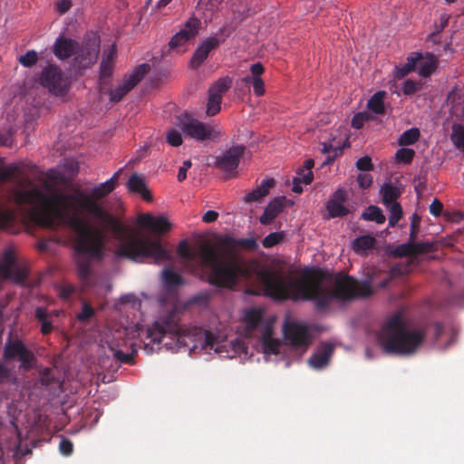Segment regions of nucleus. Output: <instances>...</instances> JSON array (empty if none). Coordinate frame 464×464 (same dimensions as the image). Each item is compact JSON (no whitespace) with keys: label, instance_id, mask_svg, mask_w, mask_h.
<instances>
[{"label":"nucleus","instance_id":"1a4fd4ad","mask_svg":"<svg viewBox=\"0 0 464 464\" xmlns=\"http://www.w3.org/2000/svg\"><path fill=\"white\" fill-rule=\"evenodd\" d=\"M41 84L49 90L55 96H63L66 94L70 82L64 76L62 70L56 65H49L45 67L40 77Z\"/></svg>","mask_w":464,"mask_h":464},{"label":"nucleus","instance_id":"8fccbe9b","mask_svg":"<svg viewBox=\"0 0 464 464\" xmlns=\"http://www.w3.org/2000/svg\"><path fill=\"white\" fill-rule=\"evenodd\" d=\"M355 165L356 168L361 171H371L374 168L372 162V159L367 155L357 160Z\"/></svg>","mask_w":464,"mask_h":464},{"label":"nucleus","instance_id":"a211bd4d","mask_svg":"<svg viewBox=\"0 0 464 464\" xmlns=\"http://www.w3.org/2000/svg\"><path fill=\"white\" fill-rule=\"evenodd\" d=\"M117 56L116 46L111 45L103 53L100 66V85L103 89L113 73L114 62Z\"/></svg>","mask_w":464,"mask_h":464},{"label":"nucleus","instance_id":"09e8293b","mask_svg":"<svg viewBox=\"0 0 464 464\" xmlns=\"http://www.w3.org/2000/svg\"><path fill=\"white\" fill-rule=\"evenodd\" d=\"M93 315L94 309L87 303H84L82 311L77 314V319L80 322H86L90 320Z\"/></svg>","mask_w":464,"mask_h":464},{"label":"nucleus","instance_id":"a19ab883","mask_svg":"<svg viewBox=\"0 0 464 464\" xmlns=\"http://www.w3.org/2000/svg\"><path fill=\"white\" fill-rule=\"evenodd\" d=\"M285 237V233L283 231L280 232H273L268 234L262 241V245L266 248L273 247L274 246L279 244L283 241Z\"/></svg>","mask_w":464,"mask_h":464},{"label":"nucleus","instance_id":"f8f14e48","mask_svg":"<svg viewBox=\"0 0 464 464\" xmlns=\"http://www.w3.org/2000/svg\"><path fill=\"white\" fill-rule=\"evenodd\" d=\"M437 59L430 55V57L423 59L420 53H412L407 59V63L401 69L403 75L408 74L411 72L418 71L419 74L422 77H429L437 68Z\"/></svg>","mask_w":464,"mask_h":464},{"label":"nucleus","instance_id":"473e14b6","mask_svg":"<svg viewBox=\"0 0 464 464\" xmlns=\"http://www.w3.org/2000/svg\"><path fill=\"white\" fill-rule=\"evenodd\" d=\"M361 218L368 221H375L377 224H383L386 220L382 209L377 206H370L362 212Z\"/></svg>","mask_w":464,"mask_h":464},{"label":"nucleus","instance_id":"2f4dec72","mask_svg":"<svg viewBox=\"0 0 464 464\" xmlns=\"http://www.w3.org/2000/svg\"><path fill=\"white\" fill-rule=\"evenodd\" d=\"M230 85L229 78H220L210 86L208 94L222 100L223 94L230 88Z\"/></svg>","mask_w":464,"mask_h":464},{"label":"nucleus","instance_id":"864d4df0","mask_svg":"<svg viewBox=\"0 0 464 464\" xmlns=\"http://www.w3.org/2000/svg\"><path fill=\"white\" fill-rule=\"evenodd\" d=\"M59 450L63 456H71L73 452V444L72 442L66 438H62L59 444Z\"/></svg>","mask_w":464,"mask_h":464},{"label":"nucleus","instance_id":"052dcab7","mask_svg":"<svg viewBox=\"0 0 464 464\" xmlns=\"http://www.w3.org/2000/svg\"><path fill=\"white\" fill-rule=\"evenodd\" d=\"M368 120V116L366 113L359 112L356 113L352 119V127L354 129H361L364 122Z\"/></svg>","mask_w":464,"mask_h":464},{"label":"nucleus","instance_id":"3c124183","mask_svg":"<svg viewBox=\"0 0 464 464\" xmlns=\"http://www.w3.org/2000/svg\"><path fill=\"white\" fill-rule=\"evenodd\" d=\"M39 381L40 383L44 387L50 386L54 382V377L50 368H44L40 372Z\"/></svg>","mask_w":464,"mask_h":464},{"label":"nucleus","instance_id":"b1692460","mask_svg":"<svg viewBox=\"0 0 464 464\" xmlns=\"http://www.w3.org/2000/svg\"><path fill=\"white\" fill-rule=\"evenodd\" d=\"M275 184L276 181L274 179H263L256 188L246 194L244 201L246 203L259 201L261 198L268 195L270 188H273Z\"/></svg>","mask_w":464,"mask_h":464},{"label":"nucleus","instance_id":"aec40b11","mask_svg":"<svg viewBox=\"0 0 464 464\" xmlns=\"http://www.w3.org/2000/svg\"><path fill=\"white\" fill-rule=\"evenodd\" d=\"M138 224L140 227L150 229L155 233H166L170 230L171 225L164 217L155 218L150 214H141L138 217Z\"/></svg>","mask_w":464,"mask_h":464},{"label":"nucleus","instance_id":"4468645a","mask_svg":"<svg viewBox=\"0 0 464 464\" xmlns=\"http://www.w3.org/2000/svg\"><path fill=\"white\" fill-rule=\"evenodd\" d=\"M245 150L246 147L244 145L230 147L222 155L215 158V166L224 172H234L237 169Z\"/></svg>","mask_w":464,"mask_h":464},{"label":"nucleus","instance_id":"13d9d810","mask_svg":"<svg viewBox=\"0 0 464 464\" xmlns=\"http://www.w3.org/2000/svg\"><path fill=\"white\" fill-rule=\"evenodd\" d=\"M295 178L303 182V184L308 185L313 181L314 174L313 171H305L303 169H299Z\"/></svg>","mask_w":464,"mask_h":464},{"label":"nucleus","instance_id":"2eb2a0df","mask_svg":"<svg viewBox=\"0 0 464 464\" xmlns=\"http://www.w3.org/2000/svg\"><path fill=\"white\" fill-rule=\"evenodd\" d=\"M200 26L201 21L198 18L190 17L183 27L171 37L169 42V49L176 50L193 39L198 34Z\"/></svg>","mask_w":464,"mask_h":464},{"label":"nucleus","instance_id":"7ed1b4c3","mask_svg":"<svg viewBox=\"0 0 464 464\" xmlns=\"http://www.w3.org/2000/svg\"><path fill=\"white\" fill-rule=\"evenodd\" d=\"M218 246L222 256L227 260H222L214 248L208 246H201L200 266L205 270L200 278L217 287L233 288L239 276L247 274V269L236 256L237 248L240 246L254 250L257 247L256 240L254 237L236 239L226 235L219 238Z\"/></svg>","mask_w":464,"mask_h":464},{"label":"nucleus","instance_id":"603ef678","mask_svg":"<svg viewBox=\"0 0 464 464\" xmlns=\"http://www.w3.org/2000/svg\"><path fill=\"white\" fill-rule=\"evenodd\" d=\"M420 218L417 214H413L411 220V231L409 239L415 241L420 230Z\"/></svg>","mask_w":464,"mask_h":464},{"label":"nucleus","instance_id":"6e6552de","mask_svg":"<svg viewBox=\"0 0 464 464\" xmlns=\"http://www.w3.org/2000/svg\"><path fill=\"white\" fill-rule=\"evenodd\" d=\"M176 125L186 136L198 141L214 140L219 135L213 127L195 119L188 113H182L178 116Z\"/></svg>","mask_w":464,"mask_h":464},{"label":"nucleus","instance_id":"c03bdc74","mask_svg":"<svg viewBox=\"0 0 464 464\" xmlns=\"http://www.w3.org/2000/svg\"><path fill=\"white\" fill-rule=\"evenodd\" d=\"M221 101V99L208 94L207 104V114L208 116H214L220 111Z\"/></svg>","mask_w":464,"mask_h":464},{"label":"nucleus","instance_id":"680f3d73","mask_svg":"<svg viewBox=\"0 0 464 464\" xmlns=\"http://www.w3.org/2000/svg\"><path fill=\"white\" fill-rule=\"evenodd\" d=\"M430 213L434 217H440L442 214L443 211V204L439 200L438 198H434L432 202L430 203Z\"/></svg>","mask_w":464,"mask_h":464},{"label":"nucleus","instance_id":"393cba45","mask_svg":"<svg viewBox=\"0 0 464 464\" xmlns=\"http://www.w3.org/2000/svg\"><path fill=\"white\" fill-rule=\"evenodd\" d=\"M16 265V258L13 249H6L0 259V277L7 279L11 276L12 268Z\"/></svg>","mask_w":464,"mask_h":464},{"label":"nucleus","instance_id":"6e6d98bb","mask_svg":"<svg viewBox=\"0 0 464 464\" xmlns=\"http://www.w3.org/2000/svg\"><path fill=\"white\" fill-rule=\"evenodd\" d=\"M26 278L24 270L16 266L12 268L11 276L8 279H12L16 284H23Z\"/></svg>","mask_w":464,"mask_h":464},{"label":"nucleus","instance_id":"bb28decb","mask_svg":"<svg viewBox=\"0 0 464 464\" xmlns=\"http://www.w3.org/2000/svg\"><path fill=\"white\" fill-rule=\"evenodd\" d=\"M162 279L168 291H173L184 283L183 277L169 268L163 271Z\"/></svg>","mask_w":464,"mask_h":464},{"label":"nucleus","instance_id":"c9c22d12","mask_svg":"<svg viewBox=\"0 0 464 464\" xmlns=\"http://www.w3.org/2000/svg\"><path fill=\"white\" fill-rule=\"evenodd\" d=\"M420 130L417 128H411L405 130L398 139V143L401 146L412 145L420 139Z\"/></svg>","mask_w":464,"mask_h":464},{"label":"nucleus","instance_id":"0eeeda50","mask_svg":"<svg viewBox=\"0 0 464 464\" xmlns=\"http://www.w3.org/2000/svg\"><path fill=\"white\" fill-rule=\"evenodd\" d=\"M236 28L237 24H224L214 36L202 41L196 48L190 59V67L193 69L200 67L208 59L210 52L217 49L221 44L225 43L226 39L230 36Z\"/></svg>","mask_w":464,"mask_h":464},{"label":"nucleus","instance_id":"5701e85b","mask_svg":"<svg viewBox=\"0 0 464 464\" xmlns=\"http://www.w3.org/2000/svg\"><path fill=\"white\" fill-rule=\"evenodd\" d=\"M120 172L121 170H118L110 179L96 186L92 190V194L88 196L97 202L98 199H101L109 195L116 188Z\"/></svg>","mask_w":464,"mask_h":464},{"label":"nucleus","instance_id":"39448f33","mask_svg":"<svg viewBox=\"0 0 464 464\" xmlns=\"http://www.w3.org/2000/svg\"><path fill=\"white\" fill-rule=\"evenodd\" d=\"M424 332L410 331L400 314L391 317L379 334V341L388 353L413 354L424 340Z\"/></svg>","mask_w":464,"mask_h":464},{"label":"nucleus","instance_id":"79ce46f5","mask_svg":"<svg viewBox=\"0 0 464 464\" xmlns=\"http://www.w3.org/2000/svg\"><path fill=\"white\" fill-rule=\"evenodd\" d=\"M177 252L178 255L184 260L193 261L196 258V254L190 250L189 246L186 240L179 242Z\"/></svg>","mask_w":464,"mask_h":464},{"label":"nucleus","instance_id":"774afa93","mask_svg":"<svg viewBox=\"0 0 464 464\" xmlns=\"http://www.w3.org/2000/svg\"><path fill=\"white\" fill-rule=\"evenodd\" d=\"M209 300V295L207 292L199 293L190 298V304H207Z\"/></svg>","mask_w":464,"mask_h":464},{"label":"nucleus","instance_id":"6ab92c4d","mask_svg":"<svg viewBox=\"0 0 464 464\" xmlns=\"http://www.w3.org/2000/svg\"><path fill=\"white\" fill-rule=\"evenodd\" d=\"M334 350V346L332 343H322L308 359V364L315 370L325 368L330 362Z\"/></svg>","mask_w":464,"mask_h":464},{"label":"nucleus","instance_id":"ea45409f","mask_svg":"<svg viewBox=\"0 0 464 464\" xmlns=\"http://www.w3.org/2000/svg\"><path fill=\"white\" fill-rule=\"evenodd\" d=\"M389 226L390 227H395L399 220L402 217V208L400 203L395 202L393 204L389 205Z\"/></svg>","mask_w":464,"mask_h":464},{"label":"nucleus","instance_id":"e433bc0d","mask_svg":"<svg viewBox=\"0 0 464 464\" xmlns=\"http://www.w3.org/2000/svg\"><path fill=\"white\" fill-rule=\"evenodd\" d=\"M15 218L13 209L4 208L0 204V229H9Z\"/></svg>","mask_w":464,"mask_h":464},{"label":"nucleus","instance_id":"f03ea898","mask_svg":"<svg viewBox=\"0 0 464 464\" xmlns=\"http://www.w3.org/2000/svg\"><path fill=\"white\" fill-rule=\"evenodd\" d=\"M258 278L265 295L276 301H313L319 311L327 309L334 300L347 303L372 295L368 281H359L352 276L338 273L331 289L325 281L332 276L320 268L306 270L299 278L278 271L262 270Z\"/></svg>","mask_w":464,"mask_h":464},{"label":"nucleus","instance_id":"de8ad7c7","mask_svg":"<svg viewBox=\"0 0 464 464\" xmlns=\"http://www.w3.org/2000/svg\"><path fill=\"white\" fill-rule=\"evenodd\" d=\"M166 139L167 142L173 147H179L183 142V139L180 132L174 129L167 131Z\"/></svg>","mask_w":464,"mask_h":464},{"label":"nucleus","instance_id":"4be33fe9","mask_svg":"<svg viewBox=\"0 0 464 464\" xmlns=\"http://www.w3.org/2000/svg\"><path fill=\"white\" fill-rule=\"evenodd\" d=\"M127 188L130 192L140 194L144 200L151 201L152 196L146 186L145 179L142 176L133 173L128 179Z\"/></svg>","mask_w":464,"mask_h":464},{"label":"nucleus","instance_id":"72a5a7b5","mask_svg":"<svg viewBox=\"0 0 464 464\" xmlns=\"http://www.w3.org/2000/svg\"><path fill=\"white\" fill-rule=\"evenodd\" d=\"M454 146L464 152V126L461 124H453L450 135Z\"/></svg>","mask_w":464,"mask_h":464},{"label":"nucleus","instance_id":"0e129e2a","mask_svg":"<svg viewBox=\"0 0 464 464\" xmlns=\"http://www.w3.org/2000/svg\"><path fill=\"white\" fill-rule=\"evenodd\" d=\"M264 72L265 68L261 63H256L250 66L252 79L261 78L260 76L264 73Z\"/></svg>","mask_w":464,"mask_h":464},{"label":"nucleus","instance_id":"f704fd0d","mask_svg":"<svg viewBox=\"0 0 464 464\" xmlns=\"http://www.w3.org/2000/svg\"><path fill=\"white\" fill-rule=\"evenodd\" d=\"M263 343L266 353H279L280 343L276 339L271 337V330L269 328L266 329L263 334Z\"/></svg>","mask_w":464,"mask_h":464},{"label":"nucleus","instance_id":"cd10ccee","mask_svg":"<svg viewBox=\"0 0 464 464\" xmlns=\"http://www.w3.org/2000/svg\"><path fill=\"white\" fill-rule=\"evenodd\" d=\"M380 193L382 197V203L385 206L395 203L401 194V190L391 183H384L381 187Z\"/></svg>","mask_w":464,"mask_h":464},{"label":"nucleus","instance_id":"f3484780","mask_svg":"<svg viewBox=\"0 0 464 464\" xmlns=\"http://www.w3.org/2000/svg\"><path fill=\"white\" fill-rule=\"evenodd\" d=\"M434 246L432 243L430 242H419L416 243L409 239L407 243L401 244L397 246L392 250V255L396 257H404V256H412L418 254H425L431 252Z\"/></svg>","mask_w":464,"mask_h":464},{"label":"nucleus","instance_id":"c85d7f7f","mask_svg":"<svg viewBox=\"0 0 464 464\" xmlns=\"http://www.w3.org/2000/svg\"><path fill=\"white\" fill-rule=\"evenodd\" d=\"M34 316L41 323V333L43 334H48L53 331V327L52 322L49 320V314L45 307H37L34 312Z\"/></svg>","mask_w":464,"mask_h":464},{"label":"nucleus","instance_id":"f257e3e1","mask_svg":"<svg viewBox=\"0 0 464 464\" xmlns=\"http://www.w3.org/2000/svg\"><path fill=\"white\" fill-rule=\"evenodd\" d=\"M12 196L17 207L31 206V218L40 227H66L75 232L72 245L74 262L78 276L84 284L91 279L92 263L103 260L106 245L104 231L92 226L86 215L110 228L117 237H123L115 250L117 257L158 265L171 259V252L164 247L160 238L152 239L137 234L124 237L123 226L100 203L79 188L72 192L56 191L50 196L37 187L31 189L16 188Z\"/></svg>","mask_w":464,"mask_h":464},{"label":"nucleus","instance_id":"bf43d9fd","mask_svg":"<svg viewBox=\"0 0 464 464\" xmlns=\"http://www.w3.org/2000/svg\"><path fill=\"white\" fill-rule=\"evenodd\" d=\"M357 182L361 188H369L372 184V177L367 173L359 174L357 176Z\"/></svg>","mask_w":464,"mask_h":464},{"label":"nucleus","instance_id":"49530a36","mask_svg":"<svg viewBox=\"0 0 464 464\" xmlns=\"http://www.w3.org/2000/svg\"><path fill=\"white\" fill-rule=\"evenodd\" d=\"M19 172V167L16 165H9L0 169V182L10 180Z\"/></svg>","mask_w":464,"mask_h":464},{"label":"nucleus","instance_id":"dca6fc26","mask_svg":"<svg viewBox=\"0 0 464 464\" xmlns=\"http://www.w3.org/2000/svg\"><path fill=\"white\" fill-rule=\"evenodd\" d=\"M346 200V190L342 188L336 189L326 202L325 207L328 212V218H343L350 214V209L344 206Z\"/></svg>","mask_w":464,"mask_h":464},{"label":"nucleus","instance_id":"4c0bfd02","mask_svg":"<svg viewBox=\"0 0 464 464\" xmlns=\"http://www.w3.org/2000/svg\"><path fill=\"white\" fill-rule=\"evenodd\" d=\"M263 318V314L258 309H250L246 313L245 320L249 330L257 328Z\"/></svg>","mask_w":464,"mask_h":464},{"label":"nucleus","instance_id":"e2e57ef3","mask_svg":"<svg viewBox=\"0 0 464 464\" xmlns=\"http://www.w3.org/2000/svg\"><path fill=\"white\" fill-rule=\"evenodd\" d=\"M253 80V90L256 96H262L266 92L265 82L261 78H256Z\"/></svg>","mask_w":464,"mask_h":464},{"label":"nucleus","instance_id":"ddd939ff","mask_svg":"<svg viewBox=\"0 0 464 464\" xmlns=\"http://www.w3.org/2000/svg\"><path fill=\"white\" fill-rule=\"evenodd\" d=\"M285 340L295 348L308 347L311 337L308 327L298 322H288L284 326Z\"/></svg>","mask_w":464,"mask_h":464},{"label":"nucleus","instance_id":"412c9836","mask_svg":"<svg viewBox=\"0 0 464 464\" xmlns=\"http://www.w3.org/2000/svg\"><path fill=\"white\" fill-rule=\"evenodd\" d=\"M285 197H279L272 199L259 218L262 225H269L284 209Z\"/></svg>","mask_w":464,"mask_h":464},{"label":"nucleus","instance_id":"9d476101","mask_svg":"<svg viewBox=\"0 0 464 464\" xmlns=\"http://www.w3.org/2000/svg\"><path fill=\"white\" fill-rule=\"evenodd\" d=\"M4 358L7 361L18 359L21 362L20 369L29 371L34 368L35 356L22 340H8L4 349Z\"/></svg>","mask_w":464,"mask_h":464},{"label":"nucleus","instance_id":"a18cd8bd","mask_svg":"<svg viewBox=\"0 0 464 464\" xmlns=\"http://www.w3.org/2000/svg\"><path fill=\"white\" fill-rule=\"evenodd\" d=\"M38 60L37 53L34 50L28 51L19 57V63L24 67H32Z\"/></svg>","mask_w":464,"mask_h":464},{"label":"nucleus","instance_id":"a878e982","mask_svg":"<svg viewBox=\"0 0 464 464\" xmlns=\"http://www.w3.org/2000/svg\"><path fill=\"white\" fill-rule=\"evenodd\" d=\"M376 239L370 236H361L353 239L352 248L357 254H362L374 247Z\"/></svg>","mask_w":464,"mask_h":464},{"label":"nucleus","instance_id":"20e7f679","mask_svg":"<svg viewBox=\"0 0 464 464\" xmlns=\"http://www.w3.org/2000/svg\"><path fill=\"white\" fill-rule=\"evenodd\" d=\"M148 335L154 343H163L169 348L176 345L188 347L190 351L200 349L221 352L211 332L197 326L181 325L176 312H170L155 321L148 329Z\"/></svg>","mask_w":464,"mask_h":464},{"label":"nucleus","instance_id":"58836bf2","mask_svg":"<svg viewBox=\"0 0 464 464\" xmlns=\"http://www.w3.org/2000/svg\"><path fill=\"white\" fill-rule=\"evenodd\" d=\"M321 152L328 154L323 165H329L334 161V160L343 154V150L340 147L334 148L331 144L323 143Z\"/></svg>","mask_w":464,"mask_h":464},{"label":"nucleus","instance_id":"7c9ffc66","mask_svg":"<svg viewBox=\"0 0 464 464\" xmlns=\"http://www.w3.org/2000/svg\"><path fill=\"white\" fill-rule=\"evenodd\" d=\"M221 0H198V11H202L205 20H211L213 13L218 10Z\"/></svg>","mask_w":464,"mask_h":464},{"label":"nucleus","instance_id":"4d7b16f0","mask_svg":"<svg viewBox=\"0 0 464 464\" xmlns=\"http://www.w3.org/2000/svg\"><path fill=\"white\" fill-rule=\"evenodd\" d=\"M113 355L121 363L134 364L133 353H125L121 350H116Z\"/></svg>","mask_w":464,"mask_h":464},{"label":"nucleus","instance_id":"37998d69","mask_svg":"<svg viewBox=\"0 0 464 464\" xmlns=\"http://www.w3.org/2000/svg\"><path fill=\"white\" fill-rule=\"evenodd\" d=\"M415 152L412 149L401 148L396 151L395 158L399 162L409 164L412 161Z\"/></svg>","mask_w":464,"mask_h":464},{"label":"nucleus","instance_id":"c756f323","mask_svg":"<svg viewBox=\"0 0 464 464\" xmlns=\"http://www.w3.org/2000/svg\"><path fill=\"white\" fill-rule=\"evenodd\" d=\"M385 95L386 92L384 91L375 92L368 101L367 106L369 110L376 114H384L385 108L383 99Z\"/></svg>","mask_w":464,"mask_h":464},{"label":"nucleus","instance_id":"69168bd1","mask_svg":"<svg viewBox=\"0 0 464 464\" xmlns=\"http://www.w3.org/2000/svg\"><path fill=\"white\" fill-rule=\"evenodd\" d=\"M192 166L191 164V161L190 160H185L183 162V165L179 168V173H178V180L179 181H183L187 179V171L188 169H190Z\"/></svg>","mask_w":464,"mask_h":464},{"label":"nucleus","instance_id":"5fc2aeb1","mask_svg":"<svg viewBox=\"0 0 464 464\" xmlns=\"http://www.w3.org/2000/svg\"><path fill=\"white\" fill-rule=\"evenodd\" d=\"M452 99V114L455 115L457 118L463 120L464 119V101L463 102H454V96L453 94L449 95V100Z\"/></svg>","mask_w":464,"mask_h":464},{"label":"nucleus","instance_id":"338daca9","mask_svg":"<svg viewBox=\"0 0 464 464\" xmlns=\"http://www.w3.org/2000/svg\"><path fill=\"white\" fill-rule=\"evenodd\" d=\"M13 143V134L10 130L0 132V145L11 146Z\"/></svg>","mask_w":464,"mask_h":464},{"label":"nucleus","instance_id":"423d86ee","mask_svg":"<svg viewBox=\"0 0 464 464\" xmlns=\"http://www.w3.org/2000/svg\"><path fill=\"white\" fill-rule=\"evenodd\" d=\"M53 52L54 55L61 60H65L72 54H75V63L81 69L87 68L93 64L98 56V53L95 49H80L75 40L63 36H59L55 40Z\"/></svg>","mask_w":464,"mask_h":464},{"label":"nucleus","instance_id":"9b49d317","mask_svg":"<svg viewBox=\"0 0 464 464\" xmlns=\"http://www.w3.org/2000/svg\"><path fill=\"white\" fill-rule=\"evenodd\" d=\"M150 69L149 64L142 63L138 65L130 74L125 75L121 84L110 90V102L113 103L121 102L145 77Z\"/></svg>","mask_w":464,"mask_h":464}]
</instances>
